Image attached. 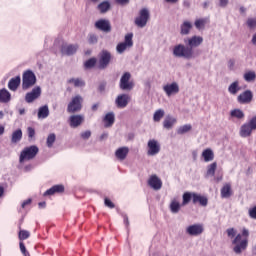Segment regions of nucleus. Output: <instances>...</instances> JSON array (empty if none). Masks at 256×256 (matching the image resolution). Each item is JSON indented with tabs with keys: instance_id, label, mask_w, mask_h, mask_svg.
Instances as JSON below:
<instances>
[{
	"instance_id": "nucleus-58",
	"label": "nucleus",
	"mask_w": 256,
	"mask_h": 256,
	"mask_svg": "<svg viewBox=\"0 0 256 256\" xmlns=\"http://www.w3.org/2000/svg\"><path fill=\"white\" fill-rule=\"evenodd\" d=\"M107 137H109V133L104 132L100 135V141H105V139H107Z\"/></svg>"
},
{
	"instance_id": "nucleus-49",
	"label": "nucleus",
	"mask_w": 256,
	"mask_h": 256,
	"mask_svg": "<svg viewBox=\"0 0 256 256\" xmlns=\"http://www.w3.org/2000/svg\"><path fill=\"white\" fill-rule=\"evenodd\" d=\"M104 205L109 209H115V204L109 198L104 199Z\"/></svg>"
},
{
	"instance_id": "nucleus-62",
	"label": "nucleus",
	"mask_w": 256,
	"mask_h": 256,
	"mask_svg": "<svg viewBox=\"0 0 256 256\" xmlns=\"http://www.w3.org/2000/svg\"><path fill=\"white\" fill-rule=\"evenodd\" d=\"M215 179L216 183H219L220 181H223V176H217Z\"/></svg>"
},
{
	"instance_id": "nucleus-9",
	"label": "nucleus",
	"mask_w": 256,
	"mask_h": 256,
	"mask_svg": "<svg viewBox=\"0 0 256 256\" xmlns=\"http://www.w3.org/2000/svg\"><path fill=\"white\" fill-rule=\"evenodd\" d=\"M161 153V144L155 139H150L147 143V155L148 157H155Z\"/></svg>"
},
{
	"instance_id": "nucleus-63",
	"label": "nucleus",
	"mask_w": 256,
	"mask_h": 256,
	"mask_svg": "<svg viewBox=\"0 0 256 256\" xmlns=\"http://www.w3.org/2000/svg\"><path fill=\"white\" fill-rule=\"evenodd\" d=\"M228 65H229V67H233V66L235 65V61L230 60V61L228 62Z\"/></svg>"
},
{
	"instance_id": "nucleus-8",
	"label": "nucleus",
	"mask_w": 256,
	"mask_h": 256,
	"mask_svg": "<svg viewBox=\"0 0 256 256\" xmlns=\"http://www.w3.org/2000/svg\"><path fill=\"white\" fill-rule=\"evenodd\" d=\"M120 89L122 91H131L133 87H135V83L131 81V73L125 72L122 77L120 78V84H119Z\"/></svg>"
},
{
	"instance_id": "nucleus-38",
	"label": "nucleus",
	"mask_w": 256,
	"mask_h": 256,
	"mask_svg": "<svg viewBox=\"0 0 256 256\" xmlns=\"http://www.w3.org/2000/svg\"><path fill=\"white\" fill-rule=\"evenodd\" d=\"M163 117H165V110L158 109L155 111V113L153 115V121H155L156 123H159V121H161V119H163Z\"/></svg>"
},
{
	"instance_id": "nucleus-15",
	"label": "nucleus",
	"mask_w": 256,
	"mask_h": 256,
	"mask_svg": "<svg viewBox=\"0 0 256 256\" xmlns=\"http://www.w3.org/2000/svg\"><path fill=\"white\" fill-rule=\"evenodd\" d=\"M148 185L153 189L154 191L161 190V187H163V181H161V178H159L157 175H151L148 179Z\"/></svg>"
},
{
	"instance_id": "nucleus-3",
	"label": "nucleus",
	"mask_w": 256,
	"mask_h": 256,
	"mask_svg": "<svg viewBox=\"0 0 256 256\" xmlns=\"http://www.w3.org/2000/svg\"><path fill=\"white\" fill-rule=\"evenodd\" d=\"M37 83V76L31 70H26L22 75V89L27 91Z\"/></svg>"
},
{
	"instance_id": "nucleus-30",
	"label": "nucleus",
	"mask_w": 256,
	"mask_h": 256,
	"mask_svg": "<svg viewBox=\"0 0 256 256\" xmlns=\"http://www.w3.org/2000/svg\"><path fill=\"white\" fill-rule=\"evenodd\" d=\"M23 139V131L21 129H17L12 133L11 143L14 145L19 143Z\"/></svg>"
},
{
	"instance_id": "nucleus-21",
	"label": "nucleus",
	"mask_w": 256,
	"mask_h": 256,
	"mask_svg": "<svg viewBox=\"0 0 256 256\" xmlns=\"http://www.w3.org/2000/svg\"><path fill=\"white\" fill-rule=\"evenodd\" d=\"M65 191V186L63 185H54L50 189L44 192V197L55 195L57 193H63Z\"/></svg>"
},
{
	"instance_id": "nucleus-54",
	"label": "nucleus",
	"mask_w": 256,
	"mask_h": 256,
	"mask_svg": "<svg viewBox=\"0 0 256 256\" xmlns=\"http://www.w3.org/2000/svg\"><path fill=\"white\" fill-rule=\"evenodd\" d=\"M248 213L251 219H256V206L253 208H250Z\"/></svg>"
},
{
	"instance_id": "nucleus-25",
	"label": "nucleus",
	"mask_w": 256,
	"mask_h": 256,
	"mask_svg": "<svg viewBox=\"0 0 256 256\" xmlns=\"http://www.w3.org/2000/svg\"><path fill=\"white\" fill-rule=\"evenodd\" d=\"M19 85H21V76L11 78L8 82V88L10 89V91H15L16 89H19Z\"/></svg>"
},
{
	"instance_id": "nucleus-17",
	"label": "nucleus",
	"mask_w": 256,
	"mask_h": 256,
	"mask_svg": "<svg viewBox=\"0 0 256 256\" xmlns=\"http://www.w3.org/2000/svg\"><path fill=\"white\" fill-rule=\"evenodd\" d=\"M110 61H111V53L107 50H103L100 54V59H99L100 69H105V67L109 65Z\"/></svg>"
},
{
	"instance_id": "nucleus-11",
	"label": "nucleus",
	"mask_w": 256,
	"mask_h": 256,
	"mask_svg": "<svg viewBox=\"0 0 256 256\" xmlns=\"http://www.w3.org/2000/svg\"><path fill=\"white\" fill-rule=\"evenodd\" d=\"M203 231H205V228L203 227V224L199 223L189 225L186 228V234L191 237H199V235L203 234Z\"/></svg>"
},
{
	"instance_id": "nucleus-24",
	"label": "nucleus",
	"mask_w": 256,
	"mask_h": 256,
	"mask_svg": "<svg viewBox=\"0 0 256 256\" xmlns=\"http://www.w3.org/2000/svg\"><path fill=\"white\" fill-rule=\"evenodd\" d=\"M104 127H113V124L115 123V113L109 112L107 113L103 118Z\"/></svg>"
},
{
	"instance_id": "nucleus-59",
	"label": "nucleus",
	"mask_w": 256,
	"mask_h": 256,
	"mask_svg": "<svg viewBox=\"0 0 256 256\" xmlns=\"http://www.w3.org/2000/svg\"><path fill=\"white\" fill-rule=\"evenodd\" d=\"M117 3H119L120 5H127V3H129V0H116Z\"/></svg>"
},
{
	"instance_id": "nucleus-46",
	"label": "nucleus",
	"mask_w": 256,
	"mask_h": 256,
	"mask_svg": "<svg viewBox=\"0 0 256 256\" xmlns=\"http://www.w3.org/2000/svg\"><path fill=\"white\" fill-rule=\"evenodd\" d=\"M57 139V137L55 136V134H50L48 137H47V140H46V145L47 147H53V143H55V140Z\"/></svg>"
},
{
	"instance_id": "nucleus-18",
	"label": "nucleus",
	"mask_w": 256,
	"mask_h": 256,
	"mask_svg": "<svg viewBox=\"0 0 256 256\" xmlns=\"http://www.w3.org/2000/svg\"><path fill=\"white\" fill-rule=\"evenodd\" d=\"M129 155V147L122 146L115 151V157L118 161H125Z\"/></svg>"
},
{
	"instance_id": "nucleus-5",
	"label": "nucleus",
	"mask_w": 256,
	"mask_h": 256,
	"mask_svg": "<svg viewBox=\"0 0 256 256\" xmlns=\"http://www.w3.org/2000/svg\"><path fill=\"white\" fill-rule=\"evenodd\" d=\"M133 47V33H128L124 37V42H120L116 45V53L123 55L125 51H129Z\"/></svg>"
},
{
	"instance_id": "nucleus-51",
	"label": "nucleus",
	"mask_w": 256,
	"mask_h": 256,
	"mask_svg": "<svg viewBox=\"0 0 256 256\" xmlns=\"http://www.w3.org/2000/svg\"><path fill=\"white\" fill-rule=\"evenodd\" d=\"M80 137L87 141L91 137V130H86L80 134Z\"/></svg>"
},
{
	"instance_id": "nucleus-41",
	"label": "nucleus",
	"mask_w": 256,
	"mask_h": 256,
	"mask_svg": "<svg viewBox=\"0 0 256 256\" xmlns=\"http://www.w3.org/2000/svg\"><path fill=\"white\" fill-rule=\"evenodd\" d=\"M77 49H79L77 44H70L66 46V55H75V53H77Z\"/></svg>"
},
{
	"instance_id": "nucleus-36",
	"label": "nucleus",
	"mask_w": 256,
	"mask_h": 256,
	"mask_svg": "<svg viewBox=\"0 0 256 256\" xmlns=\"http://www.w3.org/2000/svg\"><path fill=\"white\" fill-rule=\"evenodd\" d=\"M221 197L223 199H227V198L231 197V185L230 184H226L222 187Z\"/></svg>"
},
{
	"instance_id": "nucleus-40",
	"label": "nucleus",
	"mask_w": 256,
	"mask_h": 256,
	"mask_svg": "<svg viewBox=\"0 0 256 256\" xmlns=\"http://www.w3.org/2000/svg\"><path fill=\"white\" fill-rule=\"evenodd\" d=\"M192 129L191 124H185L183 126H180L177 129L178 135H185V133H189V131Z\"/></svg>"
},
{
	"instance_id": "nucleus-13",
	"label": "nucleus",
	"mask_w": 256,
	"mask_h": 256,
	"mask_svg": "<svg viewBox=\"0 0 256 256\" xmlns=\"http://www.w3.org/2000/svg\"><path fill=\"white\" fill-rule=\"evenodd\" d=\"M40 97H41V87L37 86L33 88L31 92L26 93L25 101L26 103H33V101H36V99H39Z\"/></svg>"
},
{
	"instance_id": "nucleus-45",
	"label": "nucleus",
	"mask_w": 256,
	"mask_h": 256,
	"mask_svg": "<svg viewBox=\"0 0 256 256\" xmlns=\"http://www.w3.org/2000/svg\"><path fill=\"white\" fill-rule=\"evenodd\" d=\"M97 63V59L95 58H90L89 60H87L85 63H84V67L86 69H92V67H95V64Z\"/></svg>"
},
{
	"instance_id": "nucleus-56",
	"label": "nucleus",
	"mask_w": 256,
	"mask_h": 256,
	"mask_svg": "<svg viewBox=\"0 0 256 256\" xmlns=\"http://www.w3.org/2000/svg\"><path fill=\"white\" fill-rule=\"evenodd\" d=\"M220 7H227L229 5V0H219Z\"/></svg>"
},
{
	"instance_id": "nucleus-48",
	"label": "nucleus",
	"mask_w": 256,
	"mask_h": 256,
	"mask_svg": "<svg viewBox=\"0 0 256 256\" xmlns=\"http://www.w3.org/2000/svg\"><path fill=\"white\" fill-rule=\"evenodd\" d=\"M97 41H99V39L97 38V35H95V34L89 35L88 43H90V45H95V43H97Z\"/></svg>"
},
{
	"instance_id": "nucleus-53",
	"label": "nucleus",
	"mask_w": 256,
	"mask_h": 256,
	"mask_svg": "<svg viewBox=\"0 0 256 256\" xmlns=\"http://www.w3.org/2000/svg\"><path fill=\"white\" fill-rule=\"evenodd\" d=\"M27 133H28L29 139H33V137H35V128L28 127L27 128Z\"/></svg>"
},
{
	"instance_id": "nucleus-37",
	"label": "nucleus",
	"mask_w": 256,
	"mask_h": 256,
	"mask_svg": "<svg viewBox=\"0 0 256 256\" xmlns=\"http://www.w3.org/2000/svg\"><path fill=\"white\" fill-rule=\"evenodd\" d=\"M194 25H195L196 29L201 31V29H204L205 25H207V18L196 19L194 22Z\"/></svg>"
},
{
	"instance_id": "nucleus-26",
	"label": "nucleus",
	"mask_w": 256,
	"mask_h": 256,
	"mask_svg": "<svg viewBox=\"0 0 256 256\" xmlns=\"http://www.w3.org/2000/svg\"><path fill=\"white\" fill-rule=\"evenodd\" d=\"M177 123V118L173 116H166L163 121V127L164 129H173V126Z\"/></svg>"
},
{
	"instance_id": "nucleus-23",
	"label": "nucleus",
	"mask_w": 256,
	"mask_h": 256,
	"mask_svg": "<svg viewBox=\"0 0 256 256\" xmlns=\"http://www.w3.org/2000/svg\"><path fill=\"white\" fill-rule=\"evenodd\" d=\"M191 29H193V23L189 20H185L180 25V35H189V33H191Z\"/></svg>"
},
{
	"instance_id": "nucleus-29",
	"label": "nucleus",
	"mask_w": 256,
	"mask_h": 256,
	"mask_svg": "<svg viewBox=\"0 0 256 256\" xmlns=\"http://www.w3.org/2000/svg\"><path fill=\"white\" fill-rule=\"evenodd\" d=\"M97 9L100 13L105 14L109 11H111V2L109 1H102L100 4H98Z\"/></svg>"
},
{
	"instance_id": "nucleus-39",
	"label": "nucleus",
	"mask_w": 256,
	"mask_h": 256,
	"mask_svg": "<svg viewBox=\"0 0 256 256\" xmlns=\"http://www.w3.org/2000/svg\"><path fill=\"white\" fill-rule=\"evenodd\" d=\"M68 83L75 87H83L85 85V82L81 78H71L68 80Z\"/></svg>"
},
{
	"instance_id": "nucleus-6",
	"label": "nucleus",
	"mask_w": 256,
	"mask_h": 256,
	"mask_svg": "<svg viewBox=\"0 0 256 256\" xmlns=\"http://www.w3.org/2000/svg\"><path fill=\"white\" fill-rule=\"evenodd\" d=\"M83 109V97L81 95L74 96L68 104V113H79Z\"/></svg>"
},
{
	"instance_id": "nucleus-31",
	"label": "nucleus",
	"mask_w": 256,
	"mask_h": 256,
	"mask_svg": "<svg viewBox=\"0 0 256 256\" xmlns=\"http://www.w3.org/2000/svg\"><path fill=\"white\" fill-rule=\"evenodd\" d=\"M11 101V93L7 89L0 90V103H9Z\"/></svg>"
},
{
	"instance_id": "nucleus-19",
	"label": "nucleus",
	"mask_w": 256,
	"mask_h": 256,
	"mask_svg": "<svg viewBox=\"0 0 256 256\" xmlns=\"http://www.w3.org/2000/svg\"><path fill=\"white\" fill-rule=\"evenodd\" d=\"M253 128L250 126V124L248 122L244 123L241 127H240V132L239 135L240 137L246 138V137H251L252 133H253Z\"/></svg>"
},
{
	"instance_id": "nucleus-50",
	"label": "nucleus",
	"mask_w": 256,
	"mask_h": 256,
	"mask_svg": "<svg viewBox=\"0 0 256 256\" xmlns=\"http://www.w3.org/2000/svg\"><path fill=\"white\" fill-rule=\"evenodd\" d=\"M226 233H227L228 237H230V239H233V237H235V235H237V231L234 228H228L226 230Z\"/></svg>"
},
{
	"instance_id": "nucleus-2",
	"label": "nucleus",
	"mask_w": 256,
	"mask_h": 256,
	"mask_svg": "<svg viewBox=\"0 0 256 256\" xmlns=\"http://www.w3.org/2000/svg\"><path fill=\"white\" fill-rule=\"evenodd\" d=\"M247 237H249V230L247 228H243L242 235L237 234L233 239L232 244L235 245L233 251L236 255H241V253L247 249V245H249Z\"/></svg>"
},
{
	"instance_id": "nucleus-20",
	"label": "nucleus",
	"mask_w": 256,
	"mask_h": 256,
	"mask_svg": "<svg viewBox=\"0 0 256 256\" xmlns=\"http://www.w3.org/2000/svg\"><path fill=\"white\" fill-rule=\"evenodd\" d=\"M253 100V92L251 90H246L238 96V101L242 104L251 103Z\"/></svg>"
},
{
	"instance_id": "nucleus-16",
	"label": "nucleus",
	"mask_w": 256,
	"mask_h": 256,
	"mask_svg": "<svg viewBox=\"0 0 256 256\" xmlns=\"http://www.w3.org/2000/svg\"><path fill=\"white\" fill-rule=\"evenodd\" d=\"M95 28L104 33H109L111 31V22L107 19H100L95 22Z\"/></svg>"
},
{
	"instance_id": "nucleus-43",
	"label": "nucleus",
	"mask_w": 256,
	"mask_h": 256,
	"mask_svg": "<svg viewBox=\"0 0 256 256\" xmlns=\"http://www.w3.org/2000/svg\"><path fill=\"white\" fill-rule=\"evenodd\" d=\"M31 237V233L27 230H20L18 234V238L20 241H25L26 239H29Z\"/></svg>"
},
{
	"instance_id": "nucleus-57",
	"label": "nucleus",
	"mask_w": 256,
	"mask_h": 256,
	"mask_svg": "<svg viewBox=\"0 0 256 256\" xmlns=\"http://www.w3.org/2000/svg\"><path fill=\"white\" fill-rule=\"evenodd\" d=\"M31 202H32L31 198H29V199L25 200L24 202H22V205H21L22 209H25L26 205H31Z\"/></svg>"
},
{
	"instance_id": "nucleus-64",
	"label": "nucleus",
	"mask_w": 256,
	"mask_h": 256,
	"mask_svg": "<svg viewBox=\"0 0 256 256\" xmlns=\"http://www.w3.org/2000/svg\"><path fill=\"white\" fill-rule=\"evenodd\" d=\"M38 205H39V207L43 208V207L46 206V203L45 202H40Z\"/></svg>"
},
{
	"instance_id": "nucleus-32",
	"label": "nucleus",
	"mask_w": 256,
	"mask_h": 256,
	"mask_svg": "<svg viewBox=\"0 0 256 256\" xmlns=\"http://www.w3.org/2000/svg\"><path fill=\"white\" fill-rule=\"evenodd\" d=\"M241 91V86H239V81L232 82L228 87V93L230 95H235L236 93H239Z\"/></svg>"
},
{
	"instance_id": "nucleus-35",
	"label": "nucleus",
	"mask_w": 256,
	"mask_h": 256,
	"mask_svg": "<svg viewBox=\"0 0 256 256\" xmlns=\"http://www.w3.org/2000/svg\"><path fill=\"white\" fill-rule=\"evenodd\" d=\"M215 171H217V162H213L207 166L206 177H215Z\"/></svg>"
},
{
	"instance_id": "nucleus-22",
	"label": "nucleus",
	"mask_w": 256,
	"mask_h": 256,
	"mask_svg": "<svg viewBox=\"0 0 256 256\" xmlns=\"http://www.w3.org/2000/svg\"><path fill=\"white\" fill-rule=\"evenodd\" d=\"M192 201L193 203H200L202 207H207V203H209L207 197L197 193H192Z\"/></svg>"
},
{
	"instance_id": "nucleus-1",
	"label": "nucleus",
	"mask_w": 256,
	"mask_h": 256,
	"mask_svg": "<svg viewBox=\"0 0 256 256\" xmlns=\"http://www.w3.org/2000/svg\"><path fill=\"white\" fill-rule=\"evenodd\" d=\"M185 44H176L172 48V55L176 59H185L186 61H191L192 59H197L199 54L195 50L197 47L203 45V36H191L184 39ZM187 45V46H185Z\"/></svg>"
},
{
	"instance_id": "nucleus-27",
	"label": "nucleus",
	"mask_w": 256,
	"mask_h": 256,
	"mask_svg": "<svg viewBox=\"0 0 256 256\" xmlns=\"http://www.w3.org/2000/svg\"><path fill=\"white\" fill-rule=\"evenodd\" d=\"M202 157H203L205 163H211V161H213V159H215V153L213 152V150L211 148H207V149L203 150Z\"/></svg>"
},
{
	"instance_id": "nucleus-7",
	"label": "nucleus",
	"mask_w": 256,
	"mask_h": 256,
	"mask_svg": "<svg viewBox=\"0 0 256 256\" xmlns=\"http://www.w3.org/2000/svg\"><path fill=\"white\" fill-rule=\"evenodd\" d=\"M151 17V14L149 13V9L143 8L139 12V16L135 18V25L139 27L140 29H143V27H146L149 19Z\"/></svg>"
},
{
	"instance_id": "nucleus-28",
	"label": "nucleus",
	"mask_w": 256,
	"mask_h": 256,
	"mask_svg": "<svg viewBox=\"0 0 256 256\" xmlns=\"http://www.w3.org/2000/svg\"><path fill=\"white\" fill-rule=\"evenodd\" d=\"M171 213L177 214L179 211H181V203L177 198H173L169 205Z\"/></svg>"
},
{
	"instance_id": "nucleus-60",
	"label": "nucleus",
	"mask_w": 256,
	"mask_h": 256,
	"mask_svg": "<svg viewBox=\"0 0 256 256\" xmlns=\"http://www.w3.org/2000/svg\"><path fill=\"white\" fill-rule=\"evenodd\" d=\"M124 223L126 227H129V217H127V215H124Z\"/></svg>"
},
{
	"instance_id": "nucleus-52",
	"label": "nucleus",
	"mask_w": 256,
	"mask_h": 256,
	"mask_svg": "<svg viewBox=\"0 0 256 256\" xmlns=\"http://www.w3.org/2000/svg\"><path fill=\"white\" fill-rule=\"evenodd\" d=\"M248 123L250 124V127L256 131V115L253 116L249 121Z\"/></svg>"
},
{
	"instance_id": "nucleus-42",
	"label": "nucleus",
	"mask_w": 256,
	"mask_h": 256,
	"mask_svg": "<svg viewBox=\"0 0 256 256\" xmlns=\"http://www.w3.org/2000/svg\"><path fill=\"white\" fill-rule=\"evenodd\" d=\"M231 117H235L236 119H243L245 117V113L241 109H234L230 112Z\"/></svg>"
},
{
	"instance_id": "nucleus-55",
	"label": "nucleus",
	"mask_w": 256,
	"mask_h": 256,
	"mask_svg": "<svg viewBox=\"0 0 256 256\" xmlns=\"http://www.w3.org/2000/svg\"><path fill=\"white\" fill-rule=\"evenodd\" d=\"M19 245L21 253H23V255H27V248L25 247V243L20 242Z\"/></svg>"
},
{
	"instance_id": "nucleus-10",
	"label": "nucleus",
	"mask_w": 256,
	"mask_h": 256,
	"mask_svg": "<svg viewBox=\"0 0 256 256\" xmlns=\"http://www.w3.org/2000/svg\"><path fill=\"white\" fill-rule=\"evenodd\" d=\"M162 89L167 97H173L180 91L179 83L177 82L167 83L162 87Z\"/></svg>"
},
{
	"instance_id": "nucleus-47",
	"label": "nucleus",
	"mask_w": 256,
	"mask_h": 256,
	"mask_svg": "<svg viewBox=\"0 0 256 256\" xmlns=\"http://www.w3.org/2000/svg\"><path fill=\"white\" fill-rule=\"evenodd\" d=\"M246 25L249 29L256 28V18H248L246 21Z\"/></svg>"
},
{
	"instance_id": "nucleus-33",
	"label": "nucleus",
	"mask_w": 256,
	"mask_h": 256,
	"mask_svg": "<svg viewBox=\"0 0 256 256\" xmlns=\"http://www.w3.org/2000/svg\"><path fill=\"white\" fill-rule=\"evenodd\" d=\"M47 117H49V106H41L38 109V119H47Z\"/></svg>"
},
{
	"instance_id": "nucleus-14",
	"label": "nucleus",
	"mask_w": 256,
	"mask_h": 256,
	"mask_svg": "<svg viewBox=\"0 0 256 256\" xmlns=\"http://www.w3.org/2000/svg\"><path fill=\"white\" fill-rule=\"evenodd\" d=\"M83 123H85V116L81 114L72 115L69 118V125L72 129H77V127H80Z\"/></svg>"
},
{
	"instance_id": "nucleus-12",
	"label": "nucleus",
	"mask_w": 256,
	"mask_h": 256,
	"mask_svg": "<svg viewBox=\"0 0 256 256\" xmlns=\"http://www.w3.org/2000/svg\"><path fill=\"white\" fill-rule=\"evenodd\" d=\"M129 101H131L129 94H120L115 99V105L118 109H125L129 105Z\"/></svg>"
},
{
	"instance_id": "nucleus-4",
	"label": "nucleus",
	"mask_w": 256,
	"mask_h": 256,
	"mask_svg": "<svg viewBox=\"0 0 256 256\" xmlns=\"http://www.w3.org/2000/svg\"><path fill=\"white\" fill-rule=\"evenodd\" d=\"M38 153L39 147L36 145L26 147L20 153L19 162L23 163L24 161H31V159H35V157H37Z\"/></svg>"
},
{
	"instance_id": "nucleus-61",
	"label": "nucleus",
	"mask_w": 256,
	"mask_h": 256,
	"mask_svg": "<svg viewBox=\"0 0 256 256\" xmlns=\"http://www.w3.org/2000/svg\"><path fill=\"white\" fill-rule=\"evenodd\" d=\"M166 3H171L172 5H175V3H179V0H164Z\"/></svg>"
},
{
	"instance_id": "nucleus-44",
	"label": "nucleus",
	"mask_w": 256,
	"mask_h": 256,
	"mask_svg": "<svg viewBox=\"0 0 256 256\" xmlns=\"http://www.w3.org/2000/svg\"><path fill=\"white\" fill-rule=\"evenodd\" d=\"M183 202L182 205H187L193 199V193L185 192L182 196Z\"/></svg>"
},
{
	"instance_id": "nucleus-34",
	"label": "nucleus",
	"mask_w": 256,
	"mask_h": 256,
	"mask_svg": "<svg viewBox=\"0 0 256 256\" xmlns=\"http://www.w3.org/2000/svg\"><path fill=\"white\" fill-rule=\"evenodd\" d=\"M243 79L247 82V83H253L256 79V73L255 71H247L244 73L243 75Z\"/></svg>"
}]
</instances>
